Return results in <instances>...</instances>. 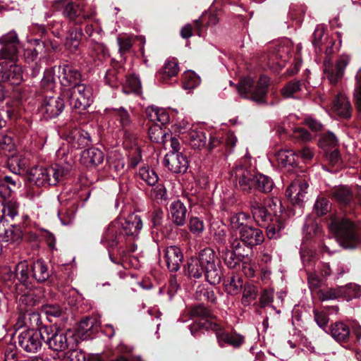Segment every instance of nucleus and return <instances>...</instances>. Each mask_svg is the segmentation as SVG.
Returning <instances> with one entry per match:
<instances>
[{
	"label": "nucleus",
	"instance_id": "b1692460",
	"mask_svg": "<svg viewBox=\"0 0 361 361\" xmlns=\"http://www.w3.org/2000/svg\"><path fill=\"white\" fill-rule=\"evenodd\" d=\"M98 321L95 317H86L79 324L75 331V338L81 341L91 339L92 336L98 331Z\"/></svg>",
	"mask_w": 361,
	"mask_h": 361
},
{
	"label": "nucleus",
	"instance_id": "1a4fd4ad",
	"mask_svg": "<svg viewBox=\"0 0 361 361\" xmlns=\"http://www.w3.org/2000/svg\"><path fill=\"white\" fill-rule=\"evenodd\" d=\"M61 96L68 100L69 105L72 108L80 111L86 109L92 102L91 87L82 83L63 90Z\"/></svg>",
	"mask_w": 361,
	"mask_h": 361
},
{
	"label": "nucleus",
	"instance_id": "473e14b6",
	"mask_svg": "<svg viewBox=\"0 0 361 361\" xmlns=\"http://www.w3.org/2000/svg\"><path fill=\"white\" fill-rule=\"evenodd\" d=\"M179 72L178 61L176 59H168L163 68L157 73V78L163 82L176 76Z\"/></svg>",
	"mask_w": 361,
	"mask_h": 361
},
{
	"label": "nucleus",
	"instance_id": "2f4dec72",
	"mask_svg": "<svg viewBox=\"0 0 361 361\" xmlns=\"http://www.w3.org/2000/svg\"><path fill=\"white\" fill-rule=\"evenodd\" d=\"M331 197L339 204L348 205L353 199V192L347 185H339L331 191Z\"/></svg>",
	"mask_w": 361,
	"mask_h": 361
},
{
	"label": "nucleus",
	"instance_id": "f257e3e1",
	"mask_svg": "<svg viewBox=\"0 0 361 361\" xmlns=\"http://www.w3.org/2000/svg\"><path fill=\"white\" fill-rule=\"evenodd\" d=\"M0 58L9 60L11 64L8 67L2 66L0 69V82H9L11 85H19L23 80L22 67L13 61L17 59L20 46L17 34L15 32L8 33L0 37Z\"/></svg>",
	"mask_w": 361,
	"mask_h": 361
},
{
	"label": "nucleus",
	"instance_id": "a878e982",
	"mask_svg": "<svg viewBox=\"0 0 361 361\" xmlns=\"http://www.w3.org/2000/svg\"><path fill=\"white\" fill-rule=\"evenodd\" d=\"M274 183L268 176L261 173L250 174V190H254L263 193H269L274 188Z\"/></svg>",
	"mask_w": 361,
	"mask_h": 361
},
{
	"label": "nucleus",
	"instance_id": "338daca9",
	"mask_svg": "<svg viewBox=\"0 0 361 361\" xmlns=\"http://www.w3.org/2000/svg\"><path fill=\"white\" fill-rule=\"evenodd\" d=\"M189 227L190 231L195 234H200L204 230V223L200 220L197 217H192L190 219Z\"/></svg>",
	"mask_w": 361,
	"mask_h": 361
},
{
	"label": "nucleus",
	"instance_id": "a18cd8bd",
	"mask_svg": "<svg viewBox=\"0 0 361 361\" xmlns=\"http://www.w3.org/2000/svg\"><path fill=\"white\" fill-rule=\"evenodd\" d=\"M225 290L230 295H236L245 287L242 278L238 275L233 276L230 280L224 282Z\"/></svg>",
	"mask_w": 361,
	"mask_h": 361
},
{
	"label": "nucleus",
	"instance_id": "72a5a7b5",
	"mask_svg": "<svg viewBox=\"0 0 361 361\" xmlns=\"http://www.w3.org/2000/svg\"><path fill=\"white\" fill-rule=\"evenodd\" d=\"M170 213L173 222L177 226H183L185 223L187 209L180 200L174 201L170 205Z\"/></svg>",
	"mask_w": 361,
	"mask_h": 361
},
{
	"label": "nucleus",
	"instance_id": "39448f33",
	"mask_svg": "<svg viewBox=\"0 0 361 361\" xmlns=\"http://www.w3.org/2000/svg\"><path fill=\"white\" fill-rule=\"evenodd\" d=\"M16 276L26 288H30L34 281L44 282L49 279L50 274L47 264L42 260H37L31 264L23 261L17 264Z\"/></svg>",
	"mask_w": 361,
	"mask_h": 361
},
{
	"label": "nucleus",
	"instance_id": "6e6d98bb",
	"mask_svg": "<svg viewBox=\"0 0 361 361\" xmlns=\"http://www.w3.org/2000/svg\"><path fill=\"white\" fill-rule=\"evenodd\" d=\"M139 176L149 185H155L159 179L154 171L149 167L141 168L139 171Z\"/></svg>",
	"mask_w": 361,
	"mask_h": 361
},
{
	"label": "nucleus",
	"instance_id": "6ab92c4d",
	"mask_svg": "<svg viewBox=\"0 0 361 361\" xmlns=\"http://www.w3.org/2000/svg\"><path fill=\"white\" fill-rule=\"evenodd\" d=\"M308 188L307 180L302 178L295 179L286 189V196L293 205L302 207Z\"/></svg>",
	"mask_w": 361,
	"mask_h": 361
},
{
	"label": "nucleus",
	"instance_id": "0eeeda50",
	"mask_svg": "<svg viewBox=\"0 0 361 361\" xmlns=\"http://www.w3.org/2000/svg\"><path fill=\"white\" fill-rule=\"evenodd\" d=\"M321 232L318 220L312 215L307 216L302 228V239L300 247V256L302 264L305 267H312L316 259L314 249L310 246L309 241Z\"/></svg>",
	"mask_w": 361,
	"mask_h": 361
},
{
	"label": "nucleus",
	"instance_id": "de8ad7c7",
	"mask_svg": "<svg viewBox=\"0 0 361 361\" xmlns=\"http://www.w3.org/2000/svg\"><path fill=\"white\" fill-rule=\"evenodd\" d=\"M279 163L283 166L297 165L298 155L290 150H281L277 154Z\"/></svg>",
	"mask_w": 361,
	"mask_h": 361
},
{
	"label": "nucleus",
	"instance_id": "a19ab883",
	"mask_svg": "<svg viewBox=\"0 0 361 361\" xmlns=\"http://www.w3.org/2000/svg\"><path fill=\"white\" fill-rule=\"evenodd\" d=\"M161 126L158 123L152 125L149 128L148 134L152 142L164 144L167 141V137H169V135L161 128Z\"/></svg>",
	"mask_w": 361,
	"mask_h": 361
},
{
	"label": "nucleus",
	"instance_id": "8fccbe9b",
	"mask_svg": "<svg viewBox=\"0 0 361 361\" xmlns=\"http://www.w3.org/2000/svg\"><path fill=\"white\" fill-rule=\"evenodd\" d=\"M200 83V77L192 71H188L183 75V87L185 90H192Z\"/></svg>",
	"mask_w": 361,
	"mask_h": 361
},
{
	"label": "nucleus",
	"instance_id": "e2e57ef3",
	"mask_svg": "<svg viewBox=\"0 0 361 361\" xmlns=\"http://www.w3.org/2000/svg\"><path fill=\"white\" fill-rule=\"evenodd\" d=\"M264 238L263 233L259 229H254L250 226V246L260 245Z\"/></svg>",
	"mask_w": 361,
	"mask_h": 361
},
{
	"label": "nucleus",
	"instance_id": "5fc2aeb1",
	"mask_svg": "<svg viewBox=\"0 0 361 361\" xmlns=\"http://www.w3.org/2000/svg\"><path fill=\"white\" fill-rule=\"evenodd\" d=\"M195 298L200 301H208L215 302L216 297L213 290L199 286L195 292Z\"/></svg>",
	"mask_w": 361,
	"mask_h": 361
},
{
	"label": "nucleus",
	"instance_id": "4d7b16f0",
	"mask_svg": "<svg viewBox=\"0 0 361 361\" xmlns=\"http://www.w3.org/2000/svg\"><path fill=\"white\" fill-rule=\"evenodd\" d=\"M301 83L298 80L288 82L281 90V93L284 98L293 97L294 94L300 90Z\"/></svg>",
	"mask_w": 361,
	"mask_h": 361
},
{
	"label": "nucleus",
	"instance_id": "9b49d317",
	"mask_svg": "<svg viewBox=\"0 0 361 361\" xmlns=\"http://www.w3.org/2000/svg\"><path fill=\"white\" fill-rule=\"evenodd\" d=\"M189 313L191 317L199 319V322L190 327V331L192 335H195L197 329H204L212 331H218L219 329V324L216 322L213 312L204 305L192 307Z\"/></svg>",
	"mask_w": 361,
	"mask_h": 361
},
{
	"label": "nucleus",
	"instance_id": "f704fd0d",
	"mask_svg": "<svg viewBox=\"0 0 361 361\" xmlns=\"http://www.w3.org/2000/svg\"><path fill=\"white\" fill-rule=\"evenodd\" d=\"M334 110L341 117L348 118L351 116V106L347 97L338 94L333 102Z\"/></svg>",
	"mask_w": 361,
	"mask_h": 361
},
{
	"label": "nucleus",
	"instance_id": "423d86ee",
	"mask_svg": "<svg viewBox=\"0 0 361 361\" xmlns=\"http://www.w3.org/2000/svg\"><path fill=\"white\" fill-rule=\"evenodd\" d=\"M44 343L49 348L56 352H63L76 348L79 340L73 330H62L52 326H44Z\"/></svg>",
	"mask_w": 361,
	"mask_h": 361
},
{
	"label": "nucleus",
	"instance_id": "aec40b11",
	"mask_svg": "<svg viewBox=\"0 0 361 361\" xmlns=\"http://www.w3.org/2000/svg\"><path fill=\"white\" fill-rule=\"evenodd\" d=\"M64 99L61 94L59 97L46 96L39 109L41 114L46 118L58 116L64 109Z\"/></svg>",
	"mask_w": 361,
	"mask_h": 361
},
{
	"label": "nucleus",
	"instance_id": "774afa93",
	"mask_svg": "<svg viewBox=\"0 0 361 361\" xmlns=\"http://www.w3.org/2000/svg\"><path fill=\"white\" fill-rule=\"evenodd\" d=\"M68 350L66 356L70 361H85V357L82 351L76 350V348Z\"/></svg>",
	"mask_w": 361,
	"mask_h": 361
},
{
	"label": "nucleus",
	"instance_id": "9d476101",
	"mask_svg": "<svg viewBox=\"0 0 361 361\" xmlns=\"http://www.w3.org/2000/svg\"><path fill=\"white\" fill-rule=\"evenodd\" d=\"M265 205L271 220V224L267 226V236L270 239L279 238L281 235L282 230L285 228L283 220L281 217L284 207L278 197L268 199Z\"/></svg>",
	"mask_w": 361,
	"mask_h": 361
},
{
	"label": "nucleus",
	"instance_id": "dca6fc26",
	"mask_svg": "<svg viewBox=\"0 0 361 361\" xmlns=\"http://www.w3.org/2000/svg\"><path fill=\"white\" fill-rule=\"evenodd\" d=\"M61 133L73 148H82L87 146L90 142V137L88 133L78 128L73 122L66 123L61 130Z\"/></svg>",
	"mask_w": 361,
	"mask_h": 361
},
{
	"label": "nucleus",
	"instance_id": "09e8293b",
	"mask_svg": "<svg viewBox=\"0 0 361 361\" xmlns=\"http://www.w3.org/2000/svg\"><path fill=\"white\" fill-rule=\"evenodd\" d=\"M123 91L126 94L133 92L136 94H140L142 93V87L140 79L134 75L127 77L126 84L123 87Z\"/></svg>",
	"mask_w": 361,
	"mask_h": 361
},
{
	"label": "nucleus",
	"instance_id": "ddd939ff",
	"mask_svg": "<svg viewBox=\"0 0 361 361\" xmlns=\"http://www.w3.org/2000/svg\"><path fill=\"white\" fill-rule=\"evenodd\" d=\"M44 326L39 329H25L20 333L18 336L19 346L25 351L30 353H37L42 346L44 338Z\"/></svg>",
	"mask_w": 361,
	"mask_h": 361
},
{
	"label": "nucleus",
	"instance_id": "c85d7f7f",
	"mask_svg": "<svg viewBox=\"0 0 361 361\" xmlns=\"http://www.w3.org/2000/svg\"><path fill=\"white\" fill-rule=\"evenodd\" d=\"M103 152L94 147L83 150L80 154V161L87 167H95L103 161Z\"/></svg>",
	"mask_w": 361,
	"mask_h": 361
},
{
	"label": "nucleus",
	"instance_id": "13d9d810",
	"mask_svg": "<svg viewBox=\"0 0 361 361\" xmlns=\"http://www.w3.org/2000/svg\"><path fill=\"white\" fill-rule=\"evenodd\" d=\"M354 101L357 111L361 112V69L355 75Z\"/></svg>",
	"mask_w": 361,
	"mask_h": 361
},
{
	"label": "nucleus",
	"instance_id": "49530a36",
	"mask_svg": "<svg viewBox=\"0 0 361 361\" xmlns=\"http://www.w3.org/2000/svg\"><path fill=\"white\" fill-rule=\"evenodd\" d=\"M19 204L13 200L4 201L2 204V217L13 220L18 215Z\"/></svg>",
	"mask_w": 361,
	"mask_h": 361
},
{
	"label": "nucleus",
	"instance_id": "c03bdc74",
	"mask_svg": "<svg viewBox=\"0 0 361 361\" xmlns=\"http://www.w3.org/2000/svg\"><path fill=\"white\" fill-rule=\"evenodd\" d=\"M185 138L192 148H200L206 145V136L202 131L191 130Z\"/></svg>",
	"mask_w": 361,
	"mask_h": 361
},
{
	"label": "nucleus",
	"instance_id": "603ef678",
	"mask_svg": "<svg viewBox=\"0 0 361 361\" xmlns=\"http://www.w3.org/2000/svg\"><path fill=\"white\" fill-rule=\"evenodd\" d=\"M330 209L329 201L327 198L319 196L313 206V212L318 216L325 215Z\"/></svg>",
	"mask_w": 361,
	"mask_h": 361
},
{
	"label": "nucleus",
	"instance_id": "ea45409f",
	"mask_svg": "<svg viewBox=\"0 0 361 361\" xmlns=\"http://www.w3.org/2000/svg\"><path fill=\"white\" fill-rule=\"evenodd\" d=\"M202 257L201 251L198 258L192 257L188 260V273L190 277L199 279L204 273V264L202 263Z\"/></svg>",
	"mask_w": 361,
	"mask_h": 361
},
{
	"label": "nucleus",
	"instance_id": "7c9ffc66",
	"mask_svg": "<svg viewBox=\"0 0 361 361\" xmlns=\"http://www.w3.org/2000/svg\"><path fill=\"white\" fill-rule=\"evenodd\" d=\"M146 115L149 121L156 124L164 125L169 121V115L168 111L156 106H148L146 110Z\"/></svg>",
	"mask_w": 361,
	"mask_h": 361
},
{
	"label": "nucleus",
	"instance_id": "4be33fe9",
	"mask_svg": "<svg viewBox=\"0 0 361 361\" xmlns=\"http://www.w3.org/2000/svg\"><path fill=\"white\" fill-rule=\"evenodd\" d=\"M164 164L169 170L176 173H185L188 167L186 156L176 152H169L166 154Z\"/></svg>",
	"mask_w": 361,
	"mask_h": 361
},
{
	"label": "nucleus",
	"instance_id": "bf43d9fd",
	"mask_svg": "<svg viewBox=\"0 0 361 361\" xmlns=\"http://www.w3.org/2000/svg\"><path fill=\"white\" fill-rule=\"evenodd\" d=\"M292 136L299 142H310L312 139V135L305 128H296L293 130Z\"/></svg>",
	"mask_w": 361,
	"mask_h": 361
},
{
	"label": "nucleus",
	"instance_id": "f3484780",
	"mask_svg": "<svg viewBox=\"0 0 361 361\" xmlns=\"http://www.w3.org/2000/svg\"><path fill=\"white\" fill-rule=\"evenodd\" d=\"M269 78L266 75H261L257 80V85L252 92H250V100L259 106H276L281 99L276 97L270 102L267 100L268 87L269 86Z\"/></svg>",
	"mask_w": 361,
	"mask_h": 361
},
{
	"label": "nucleus",
	"instance_id": "680f3d73",
	"mask_svg": "<svg viewBox=\"0 0 361 361\" xmlns=\"http://www.w3.org/2000/svg\"><path fill=\"white\" fill-rule=\"evenodd\" d=\"M319 298L322 301L336 300L341 298L339 286L336 288H329L321 290Z\"/></svg>",
	"mask_w": 361,
	"mask_h": 361
},
{
	"label": "nucleus",
	"instance_id": "f8f14e48",
	"mask_svg": "<svg viewBox=\"0 0 361 361\" xmlns=\"http://www.w3.org/2000/svg\"><path fill=\"white\" fill-rule=\"evenodd\" d=\"M232 224L239 232V240L233 243L234 254L245 258L247 256L245 248L248 247V220L245 213H240L232 219Z\"/></svg>",
	"mask_w": 361,
	"mask_h": 361
},
{
	"label": "nucleus",
	"instance_id": "58836bf2",
	"mask_svg": "<svg viewBox=\"0 0 361 361\" xmlns=\"http://www.w3.org/2000/svg\"><path fill=\"white\" fill-rule=\"evenodd\" d=\"M22 231L18 226H10L5 229L3 233L0 234V238L4 242L18 245L22 240Z\"/></svg>",
	"mask_w": 361,
	"mask_h": 361
},
{
	"label": "nucleus",
	"instance_id": "c756f323",
	"mask_svg": "<svg viewBox=\"0 0 361 361\" xmlns=\"http://www.w3.org/2000/svg\"><path fill=\"white\" fill-rule=\"evenodd\" d=\"M20 185V180L16 176L14 177L9 176L0 177V196L6 200Z\"/></svg>",
	"mask_w": 361,
	"mask_h": 361
},
{
	"label": "nucleus",
	"instance_id": "79ce46f5",
	"mask_svg": "<svg viewBox=\"0 0 361 361\" xmlns=\"http://www.w3.org/2000/svg\"><path fill=\"white\" fill-rule=\"evenodd\" d=\"M341 298L347 301L353 298H358L361 296L360 287L355 283H348L344 286H339Z\"/></svg>",
	"mask_w": 361,
	"mask_h": 361
},
{
	"label": "nucleus",
	"instance_id": "cd10ccee",
	"mask_svg": "<svg viewBox=\"0 0 361 361\" xmlns=\"http://www.w3.org/2000/svg\"><path fill=\"white\" fill-rule=\"evenodd\" d=\"M164 258L168 269L171 271H177L180 269L183 255L178 247L169 246L165 250Z\"/></svg>",
	"mask_w": 361,
	"mask_h": 361
},
{
	"label": "nucleus",
	"instance_id": "052dcab7",
	"mask_svg": "<svg viewBox=\"0 0 361 361\" xmlns=\"http://www.w3.org/2000/svg\"><path fill=\"white\" fill-rule=\"evenodd\" d=\"M152 196L159 203L165 204L168 196L166 188L162 185H158L152 191Z\"/></svg>",
	"mask_w": 361,
	"mask_h": 361
},
{
	"label": "nucleus",
	"instance_id": "f03ea898",
	"mask_svg": "<svg viewBox=\"0 0 361 361\" xmlns=\"http://www.w3.org/2000/svg\"><path fill=\"white\" fill-rule=\"evenodd\" d=\"M142 228L140 216L131 214L124 222L118 221L111 222L104 231L101 243L107 247H114L126 241H132L139 235Z\"/></svg>",
	"mask_w": 361,
	"mask_h": 361
},
{
	"label": "nucleus",
	"instance_id": "864d4df0",
	"mask_svg": "<svg viewBox=\"0 0 361 361\" xmlns=\"http://www.w3.org/2000/svg\"><path fill=\"white\" fill-rule=\"evenodd\" d=\"M18 304L20 312L31 311L35 305V300L32 295L25 293L18 298Z\"/></svg>",
	"mask_w": 361,
	"mask_h": 361
},
{
	"label": "nucleus",
	"instance_id": "3c124183",
	"mask_svg": "<svg viewBox=\"0 0 361 361\" xmlns=\"http://www.w3.org/2000/svg\"><path fill=\"white\" fill-rule=\"evenodd\" d=\"M111 114L119 121L121 126L123 128L128 127L131 123L130 116L123 107L113 109Z\"/></svg>",
	"mask_w": 361,
	"mask_h": 361
},
{
	"label": "nucleus",
	"instance_id": "e433bc0d",
	"mask_svg": "<svg viewBox=\"0 0 361 361\" xmlns=\"http://www.w3.org/2000/svg\"><path fill=\"white\" fill-rule=\"evenodd\" d=\"M331 335L338 342H347L350 338V331L343 322H336L331 325Z\"/></svg>",
	"mask_w": 361,
	"mask_h": 361
},
{
	"label": "nucleus",
	"instance_id": "7ed1b4c3",
	"mask_svg": "<svg viewBox=\"0 0 361 361\" xmlns=\"http://www.w3.org/2000/svg\"><path fill=\"white\" fill-rule=\"evenodd\" d=\"M329 233L345 249L361 247V223L343 216H332L327 222Z\"/></svg>",
	"mask_w": 361,
	"mask_h": 361
},
{
	"label": "nucleus",
	"instance_id": "6e6552de",
	"mask_svg": "<svg viewBox=\"0 0 361 361\" xmlns=\"http://www.w3.org/2000/svg\"><path fill=\"white\" fill-rule=\"evenodd\" d=\"M293 49L292 42L288 39L272 44L268 53L262 56L269 68L275 71L283 68L290 59Z\"/></svg>",
	"mask_w": 361,
	"mask_h": 361
},
{
	"label": "nucleus",
	"instance_id": "a211bd4d",
	"mask_svg": "<svg viewBox=\"0 0 361 361\" xmlns=\"http://www.w3.org/2000/svg\"><path fill=\"white\" fill-rule=\"evenodd\" d=\"M349 56L343 54L339 58L334 67L329 59L326 58L324 59V73L326 74L331 84H336L338 80L342 78L345 68L349 63Z\"/></svg>",
	"mask_w": 361,
	"mask_h": 361
},
{
	"label": "nucleus",
	"instance_id": "2eb2a0df",
	"mask_svg": "<svg viewBox=\"0 0 361 361\" xmlns=\"http://www.w3.org/2000/svg\"><path fill=\"white\" fill-rule=\"evenodd\" d=\"M202 257L206 279L210 284H219L223 274L219 262H216L214 252L209 248L204 249L202 250Z\"/></svg>",
	"mask_w": 361,
	"mask_h": 361
},
{
	"label": "nucleus",
	"instance_id": "0e129e2a",
	"mask_svg": "<svg viewBox=\"0 0 361 361\" xmlns=\"http://www.w3.org/2000/svg\"><path fill=\"white\" fill-rule=\"evenodd\" d=\"M54 85V76L51 71L47 70L44 72L43 78L41 80V86L44 90H51Z\"/></svg>",
	"mask_w": 361,
	"mask_h": 361
},
{
	"label": "nucleus",
	"instance_id": "69168bd1",
	"mask_svg": "<svg viewBox=\"0 0 361 361\" xmlns=\"http://www.w3.org/2000/svg\"><path fill=\"white\" fill-rule=\"evenodd\" d=\"M105 83L111 87H116L118 85V78L117 77V71L114 68L106 71L104 77Z\"/></svg>",
	"mask_w": 361,
	"mask_h": 361
},
{
	"label": "nucleus",
	"instance_id": "5701e85b",
	"mask_svg": "<svg viewBox=\"0 0 361 361\" xmlns=\"http://www.w3.org/2000/svg\"><path fill=\"white\" fill-rule=\"evenodd\" d=\"M58 70L59 78L61 85L68 87L80 84L79 82L81 78L80 72L72 65L68 63L61 65Z\"/></svg>",
	"mask_w": 361,
	"mask_h": 361
},
{
	"label": "nucleus",
	"instance_id": "c9c22d12",
	"mask_svg": "<svg viewBox=\"0 0 361 361\" xmlns=\"http://www.w3.org/2000/svg\"><path fill=\"white\" fill-rule=\"evenodd\" d=\"M214 331L219 343L224 342L236 348L239 347L244 341V338L240 334L221 331L220 325L219 329Z\"/></svg>",
	"mask_w": 361,
	"mask_h": 361
},
{
	"label": "nucleus",
	"instance_id": "412c9836",
	"mask_svg": "<svg viewBox=\"0 0 361 361\" xmlns=\"http://www.w3.org/2000/svg\"><path fill=\"white\" fill-rule=\"evenodd\" d=\"M335 42L334 39L329 37L328 34L325 32V29L322 25H317L313 33L312 44L319 51L323 49H325L326 56L330 55L334 51L333 46Z\"/></svg>",
	"mask_w": 361,
	"mask_h": 361
},
{
	"label": "nucleus",
	"instance_id": "37998d69",
	"mask_svg": "<svg viewBox=\"0 0 361 361\" xmlns=\"http://www.w3.org/2000/svg\"><path fill=\"white\" fill-rule=\"evenodd\" d=\"M81 30H70L65 42V47L71 53H75L80 45Z\"/></svg>",
	"mask_w": 361,
	"mask_h": 361
},
{
	"label": "nucleus",
	"instance_id": "20e7f679",
	"mask_svg": "<svg viewBox=\"0 0 361 361\" xmlns=\"http://www.w3.org/2000/svg\"><path fill=\"white\" fill-rule=\"evenodd\" d=\"M73 160L60 161L50 167H32L27 173V180L37 186L56 185L66 176L72 169Z\"/></svg>",
	"mask_w": 361,
	"mask_h": 361
},
{
	"label": "nucleus",
	"instance_id": "393cba45",
	"mask_svg": "<svg viewBox=\"0 0 361 361\" xmlns=\"http://www.w3.org/2000/svg\"><path fill=\"white\" fill-rule=\"evenodd\" d=\"M250 211L252 213L253 221L261 227H266L271 223L270 214L266 205H262L257 200L250 201Z\"/></svg>",
	"mask_w": 361,
	"mask_h": 361
},
{
	"label": "nucleus",
	"instance_id": "bb28decb",
	"mask_svg": "<svg viewBox=\"0 0 361 361\" xmlns=\"http://www.w3.org/2000/svg\"><path fill=\"white\" fill-rule=\"evenodd\" d=\"M41 323L40 315L38 312L31 310L20 312L15 324V329L18 330L25 327L27 329H37Z\"/></svg>",
	"mask_w": 361,
	"mask_h": 361
},
{
	"label": "nucleus",
	"instance_id": "4468645a",
	"mask_svg": "<svg viewBox=\"0 0 361 361\" xmlns=\"http://www.w3.org/2000/svg\"><path fill=\"white\" fill-rule=\"evenodd\" d=\"M51 7L56 11L63 9V16L75 24H82L84 20L91 18V15L87 14L82 6L70 0H54Z\"/></svg>",
	"mask_w": 361,
	"mask_h": 361
},
{
	"label": "nucleus",
	"instance_id": "4c0bfd02",
	"mask_svg": "<svg viewBox=\"0 0 361 361\" xmlns=\"http://www.w3.org/2000/svg\"><path fill=\"white\" fill-rule=\"evenodd\" d=\"M8 164L13 173H20L26 170L29 159L24 154L13 155L8 159Z\"/></svg>",
	"mask_w": 361,
	"mask_h": 361
}]
</instances>
